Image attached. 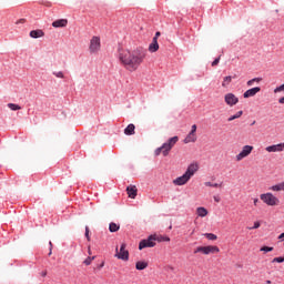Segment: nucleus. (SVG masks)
<instances>
[{
    "label": "nucleus",
    "mask_w": 284,
    "mask_h": 284,
    "mask_svg": "<svg viewBox=\"0 0 284 284\" xmlns=\"http://www.w3.org/2000/svg\"><path fill=\"white\" fill-rule=\"evenodd\" d=\"M40 274L43 278H45V276H48V271H42Z\"/></svg>",
    "instance_id": "44"
},
{
    "label": "nucleus",
    "mask_w": 284,
    "mask_h": 284,
    "mask_svg": "<svg viewBox=\"0 0 284 284\" xmlns=\"http://www.w3.org/2000/svg\"><path fill=\"white\" fill-rule=\"evenodd\" d=\"M195 141H196V134L191 132L184 139V143H195Z\"/></svg>",
    "instance_id": "20"
},
{
    "label": "nucleus",
    "mask_w": 284,
    "mask_h": 284,
    "mask_svg": "<svg viewBox=\"0 0 284 284\" xmlns=\"http://www.w3.org/2000/svg\"><path fill=\"white\" fill-rule=\"evenodd\" d=\"M263 81V78H253L246 82L247 88H252L254 83H261Z\"/></svg>",
    "instance_id": "23"
},
{
    "label": "nucleus",
    "mask_w": 284,
    "mask_h": 284,
    "mask_svg": "<svg viewBox=\"0 0 284 284\" xmlns=\"http://www.w3.org/2000/svg\"><path fill=\"white\" fill-rule=\"evenodd\" d=\"M53 28H65L68 26V19H59L52 22Z\"/></svg>",
    "instance_id": "14"
},
{
    "label": "nucleus",
    "mask_w": 284,
    "mask_h": 284,
    "mask_svg": "<svg viewBox=\"0 0 284 284\" xmlns=\"http://www.w3.org/2000/svg\"><path fill=\"white\" fill-rule=\"evenodd\" d=\"M119 230H120V226H119L116 223L111 222V223L109 224V232L114 233V232H119Z\"/></svg>",
    "instance_id": "24"
},
{
    "label": "nucleus",
    "mask_w": 284,
    "mask_h": 284,
    "mask_svg": "<svg viewBox=\"0 0 284 284\" xmlns=\"http://www.w3.org/2000/svg\"><path fill=\"white\" fill-rule=\"evenodd\" d=\"M230 83H232V77H231V75L224 77V80H223V82H222V87H223V88H227V85H229Z\"/></svg>",
    "instance_id": "25"
},
{
    "label": "nucleus",
    "mask_w": 284,
    "mask_h": 284,
    "mask_svg": "<svg viewBox=\"0 0 284 284\" xmlns=\"http://www.w3.org/2000/svg\"><path fill=\"white\" fill-rule=\"evenodd\" d=\"M84 236H85L87 241H90V227L89 226H85Z\"/></svg>",
    "instance_id": "35"
},
{
    "label": "nucleus",
    "mask_w": 284,
    "mask_h": 284,
    "mask_svg": "<svg viewBox=\"0 0 284 284\" xmlns=\"http://www.w3.org/2000/svg\"><path fill=\"white\" fill-rule=\"evenodd\" d=\"M253 203H254L255 206H257V205H258V199L255 197V199L253 200Z\"/></svg>",
    "instance_id": "45"
},
{
    "label": "nucleus",
    "mask_w": 284,
    "mask_h": 284,
    "mask_svg": "<svg viewBox=\"0 0 284 284\" xmlns=\"http://www.w3.org/2000/svg\"><path fill=\"white\" fill-rule=\"evenodd\" d=\"M204 185L206 187H221V184L219 183H212V182H205Z\"/></svg>",
    "instance_id": "30"
},
{
    "label": "nucleus",
    "mask_w": 284,
    "mask_h": 284,
    "mask_svg": "<svg viewBox=\"0 0 284 284\" xmlns=\"http://www.w3.org/2000/svg\"><path fill=\"white\" fill-rule=\"evenodd\" d=\"M199 252H201L203 254L204 252V246H197L195 250H194V254H199Z\"/></svg>",
    "instance_id": "36"
},
{
    "label": "nucleus",
    "mask_w": 284,
    "mask_h": 284,
    "mask_svg": "<svg viewBox=\"0 0 284 284\" xmlns=\"http://www.w3.org/2000/svg\"><path fill=\"white\" fill-rule=\"evenodd\" d=\"M266 283H267V284H272V281L267 280Z\"/></svg>",
    "instance_id": "49"
},
{
    "label": "nucleus",
    "mask_w": 284,
    "mask_h": 284,
    "mask_svg": "<svg viewBox=\"0 0 284 284\" xmlns=\"http://www.w3.org/2000/svg\"><path fill=\"white\" fill-rule=\"evenodd\" d=\"M92 261H94V256H92V257H87V258L83 261V263H84V265H92Z\"/></svg>",
    "instance_id": "31"
},
{
    "label": "nucleus",
    "mask_w": 284,
    "mask_h": 284,
    "mask_svg": "<svg viewBox=\"0 0 284 284\" xmlns=\"http://www.w3.org/2000/svg\"><path fill=\"white\" fill-rule=\"evenodd\" d=\"M24 21H26L24 19H21L17 23H23Z\"/></svg>",
    "instance_id": "47"
},
{
    "label": "nucleus",
    "mask_w": 284,
    "mask_h": 284,
    "mask_svg": "<svg viewBox=\"0 0 284 284\" xmlns=\"http://www.w3.org/2000/svg\"><path fill=\"white\" fill-rule=\"evenodd\" d=\"M8 108L11 109L13 112H17V110H21V106L16 103H9Z\"/></svg>",
    "instance_id": "27"
},
{
    "label": "nucleus",
    "mask_w": 284,
    "mask_h": 284,
    "mask_svg": "<svg viewBox=\"0 0 284 284\" xmlns=\"http://www.w3.org/2000/svg\"><path fill=\"white\" fill-rule=\"evenodd\" d=\"M272 263H284V257L283 256L275 257L272 260Z\"/></svg>",
    "instance_id": "33"
},
{
    "label": "nucleus",
    "mask_w": 284,
    "mask_h": 284,
    "mask_svg": "<svg viewBox=\"0 0 284 284\" xmlns=\"http://www.w3.org/2000/svg\"><path fill=\"white\" fill-rule=\"evenodd\" d=\"M265 150H266V152H283L284 151V142L266 146Z\"/></svg>",
    "instance_id": "11"
},
{
    "label": "nucleus",
    "mask_w": 284,
    "mask_h": 284,
    "mask_svg": "<svg viewBox=\"0 0 284 284\" xmlns=\"http://www.w3.org/2000/svg\"><path fill=\"white\" fill-rule=\"evenodd\" d=\"M221 62V57L216 58L213 62H212V67H216L219 65V63Z\"/></svg>",
    "instance_id": "38"
},
{
    "label": "nucleus",
    "mask_w": 284,
    "mask_h": 284,
    "mask_svg": "<svg viewBox=\"0 0 284 284\" xmlns=\"http://www.w3.org/2000/svg\"><path fill=\"white\" fill-rule=\"evenodd\" d=\"M148 57V50L142 47H138L133 50H119L118 59L124 65L125 70L130 72H136L143 61Z\"/></svg>",
    "instance_id": "1"
},
{
    "label": "nucleus",
    "mask_w": 284,
    "mask_h": 284,
    "mask_svg": "<svg viewBox=\"0 0 284 284\" xmlns=\"http://www.w3.org/2000/svg\"><path fill=\"white\" fill-rule=\"evenodd\" d=\"M270 190L272 192H284V182L272 185Z\"/></svg>",
    "instance_id": "17"
},
{
    "label": "nucleus",
    "mask_w": 284,
    "mask_h": 284,
    "mask_svg": "<svg viewBox=\"0 0 284 284\" xmlns=\"http://www.w3.org/2000/svg\"><path fill=\"white\" fill-rule=\"evenodd\" d=\"M258 92H261V87H255V88L246 90L243 93V97H244V99H250L252 97H256L258 94Z\"/></svg>",
    "instance_id": "10"
},
{
    "label": "nucleus",
    "mask_w": 284,
    "mask_h": 284,
    "mask_svg": "<svg viewBox=\"0 0 284 284\" xmlns=\"http://www.w3.org/2000/svg\"><path fill=\"white\" fill-rule=\"evenodd\" d=\"M252 150H254V146L244 145L242 151L236 155V161H243V159L250 156L252 154Z\"/></svg>",
    "instance_id": "6"
},
{
    "label": "nucleus",
    "mask_w": 284,
    "mask_h": 284,
    "mask_svg": "<svg viewBox=\"0 0 284 284\" xmlns=\"http://www.w3.org/2000/svg\"><path fill=\"white\" fill-rule=\"evenodd\" d=\"M53 75L57 77V79H63L65 75L62 73V71H55L53 72Z\"/></svg>",
    "instance_id": "32"
},
{
    "label": "nucleus",
    "mask_w": 284,
    "mask_h": 284,
    "mask_svg": "<svg viewBox=\"0 0 284 284\" xmlns=\"http://www.w3.org/2000/svg\"><path fill=\"white\" fill-rule=\"evenodd\" d=\"M278 239L280 241H284V233L280 234Z\"/></svg>",
    "instance_id": "46"
},
{
    "label": "nucleus",
    "mask_w": 284,
    "mask_h": 284,
    "mask_svg": "<svg viewBox=\"0 0 284 284\" xmlns=\"http://www.w3.org/2000/svg\"><path fill=\"white\" fill-rule=\"evenodd\" d=\"M224 101L226 105H230V108L236 105L239 103V98L234 95V93H226L224 95Z\"/></svg>",
    "instance_id": "8"
},
{
    "label": "nucleus",
    "mask_w": 284,
    "mask_h": 284,
    "mask_svg": "<svg viewBox=\"0 0 284 284\" xmlns=\"http://www.w3.org/2000/svg\"><path fill=\"white\" fill-rule=\"evenodd\" d=\"M192 134H196V124H193L191 126V131H190Z\"/></svg>",
    "instance_id": "39"
},
{
    "label": "nucleus",
    "mask_w": 284,
    "mask_h": 284,
    "mask_svg": "<svg viewBox=\"0 0 284 284\" xmlns=\"http://www.w3.org/2000/svg\"><path fill=\"white\" fill-rule=\"evenodd\" d=\"M197 216H201L202 219L207 216V209L200 206L196 210Z\"/></svg>",
    "instance_id": "21"
},
{
    "label": "nucleus",
    "mask_w": 284,
    "mask_h": 284,
    "mask_svg": "<svg viewBox=\"0 0 284 284\" xmlns=\"http://www.w3.org/2000/svg\"><path fill=\"white\" fill-rule=\"evenodd\" d=\"M164 241H168V242H169V241H170V237H164Z\"/></svg>",
    "instance_id": "48"
},
{
    "label": "nucleus",
    "mask_w": 284,
    "mask_h": 284,
    "mask_svg": "<svg viewBox=\"0 0 284 284\" xmlns=\"http://www.w3.org/2000/svg\"><path fill=\"white\" fill-rule=\"evenodd\" d=\"M241 116H243V111H239L236 112L234 115H231L227 121H234L236 119H241Z\"/></svg>",
    "instance_id": "26"
},
{
    "label": "nucleus",
    "mask_w": 284,
    "mask_h": 284,
    "mask_svg": "<svg viewBox=\"0 0 284 284\" xmlns=\"http://www.w3.org/2000/svg\"><path fill=\"white\" fill-rule=\"evenodd\" d=\"M190 179L191 178L184 173L182 176H179L175 180H173V184L174 185H185V183H187L190 181Z\"/></svg>",
    "instance_id": "12"
},
{
    "label": "nucleus",
    "mask_w": 284,
    "mask_h": 284,
    "mask_svg": "<svg viewBox=\"0 0 284 284\" xmlns=\"http://www.w3.org/2000/svg\"><path fill=\"white\" fill-rule=\"evenodd\" d=\"M195 172H199V163L193 162L187 166L184 174L192 179Z\"/></svg>",
    "instance_id": "9"
},
{
    "label": "nucleus",
    "mask_w": 284,
    "mask_h": 284,
    "mask_svg": "<svg viewBox=\"0 0 284 284\" xmlns=\"http://www.w3.org/2000/svg\"><path fill=\"white\" fill-rule=\"evenodd\" d=\"M204 236H205L209 241H216V234H214V233H205Z\"/></svg>",
    "instance_id": "29"
},
{
    "label": "nucleus",
    "mask_w": 284,
    "mask_h": 284,
    "mask_svg": "<svg viewBox=\"0 0 284 284\" xmlns=\"http://www.w3.org/2000/svg\"><path fill=\"white\" fill-rule=\"evenodd\" d=\"M260 252H264L265 254H267V252H274V247H272V246H262L260 248Z\"/></svg>",
    "instance_id": "28"
},
{
    "label": "nucleus",
    "mask_w": 284,
    "mask_h": 284,
    "mask_svg": "<svg viewBox=\"0 0 284 284\" xmlns=\"http://www.w3.org/2000/svg\"><path fill=\"white\" fill-rule=\"evenodd\" d=\"M261 227V222H254V225L250 230H258Z\"/></svg>",
    "instance_id": "37"
},
{
    "label": "nucleus",
    "mask_w": 284,
    "mask_h": 284,
    "mask_svg": "<svg viewBox=\"0 0 284 284\" xmlns=\"http://www.w3.org/2000/svg\"><path fill=\"white\" fill-rule=\"evenodd\" d=\"M260 199L263 201V203H265V205H270L271 207H274V205H278V203H281L278 197L270 192L261 194Z\"/></svg>",
    "instance_id": "2"
},
{
    "label": "nucleus",
    "mask_w": 284,
    "mask_h": 284,
    "mask_svg": "<svg viewBox=\"0 0 284 284\" xmlns=\"http://www.w3.org/2000/svg\"><path fill=\"white\" fill-rule=\"evenodd\" d=\"M156 237L154 235H150L146 240L140 241L139 250H145V247H154L156 245Z\"/></svg>",
    "instance_id": "5"
},
{
    "label": "nucleus",
    "mask_w": 284,
    "mask_h": 284,
    "mask_svg": "<svg viewBox=\"0 0 284 284\" xmlns=\"http://www.w3.org/2000/svg\"><path fill=\"white\" fill-rule=\"evenodd\" d=\"M29 36L31 39H41V37H45V33L41 29L30 31Z\"/></svg>",
    "instance_id": "13"
},
{
    "label": "nucleus",
    "mask_w": 284,
    "mask_h": 284,
    "mask_svg": "<svg viewBox=\"0 0 284 284\" xmlns=\"http://www.w3.org/2000/svg\"><path fill=\"white\" fill-rule=\"evenodd\" d=\"M159 37H161V33L159 31H156L155 36L153 37V39H155V41H159Z\"/></svg>",
    "instance_id": "42"
},
{
    "label": "nucleus",
    "mask_w": 284,
    "mask_h": 284,
    "mask_svg": "<svg viewBox=\"0 0 284 284\" xmlns=\"http://www.w3.org/2000/svg\"><path fill=\"white\" fill-rule=\"evenodd\" d=\"M126 192L130 199H136V186H128Z\"/></svg>",
    "instance_id": "19"
},
{
    "label": "nucleus",
    "mask_w": 284,
    "mask_h": 284,
    "mask_svg": "<svg viewBox=\"0 0 284 284\" xmlns=\"http://www.w3.org/2000/svg\"><path fill=\"white\" fill-rule=\"evenodd\" d=\"M50 248H49V256H52V242H49Z\"/></svg>",
    "instance_id": "43"
},
{
    "label": "nucleus",
    "mask_w": 284,
    "mask_h": 284,
    "mask_svg": "<svg viewBox=\"0 0 284 284\" xmlns=\"http://www.w3.org/2000/svg\"><path fill=\"white\" fill-rule=\"evenodd\" d=\"M158 50H159V40L153 39L152 43L149 45V52L154 53V52H158Z\"/></svg>",
    "instance_id": "16"
},
{
    "label": "nucleus",
    "mask_w": 284,
    "mask_h": 284,
    "mask_svg": "<svg viewBox=\"0 0 284 284\" xmlns=\"http://www.w3.org/2000/svg\"><path fill=\"white\" fill-rule=\"evenodd\" d=\"M256 123V121H253V123H251V125H254Z\"/></svg>",
    "instance_id": "50"
},
{
    "label": "nucleus",
    "mask_w": 284,
    "mask_h": 284,
    "mask_svg": "<svg viewBox=\"0 0 284 284\" xmlns=\"http://www.w3.org/2000/svg\"><path fill=\"white\" fill-rule=\"evenodd\" d=\"M216 252H220L219 246H204V251L203 254L207 255V254H216Z\"/></svg>",
    "instance_id": "15"
},
{
    "label": "nucleus",
    "mask_w": 284,
    "mask_h": 284,
    "mask_svg": "<svg viewBox=\"0 0 284 284\" xmlns=\"http://www.w3.org/2000/svg\"><path fill=\"white\" fill-rule=\"evenodd\" d=\"M148 267V262L139 261L135 263V270L143 271Z\"/></svg>",
    "instance_id": "22"
},
{
    "label": "nucleus",
    "mask_w": 284,
    "mask_h": 284,
    "mask_svg": "<svg viewBox=\"0 0 284 284\" xmlns=\"http://www.w3.org/2000/svg\"><path fill=\"white\" fill-rule=\"evenodd\" d=\"M274 92H275V94L278 93V92H284V83L282 85H280V87H276L274 89Z\"/></svg>",
    "instance_id": "34"
},
{
    "label": "nucleus",
    "mask_w": 284,
    "mask_h": 284,
    "mask_svg": "<svg viewBox=\"0 0 284 284\" xmlns=\"http://www.w3.org/2000/svg\"><path fill=\"white\" fill-rule=\"evenodd\" d=\"M176 143H179V136L176 135L164 142L161 145L163 156H168V154H170V150H172L173 145H176Z\"/></svg>",
    "instance_id": "3"
},
{
    "label": "nucleus",
    "mask_w": 284,
    "mask_h": 284,
    "mask_svg": "<svg viewBox=\"0 0 284 284\" xmlns=\"http://www.w3.org/2000/svg\"><path fill=\"white\" fill-rule=\"evenodd\" d=\"M134 130H136V126H134V124L131 123L124 129V134L126 136H132V134H134Z\"/></svg>",
    "instance_id": "18"
},
{
    "label": "nucleus",
    "mask_w": 284,
    "mask_h": 284,
    "mask_svg": "<svg viewBox=\"0 0 284 284\" xmlns=\"http://www.w3.org/2000/svg\"><path fill=\"white\" fill-rule=\"evenodd\" d=\"M213 199H214L215 203H221V196L214 195Z\"/></svg>",
    "instance_id": "41"
},
{
    "label": "nucleus",
    "mask_w": 284,
    "mask_h": 284,
    "mask_svg": "<svg viewBox=\"0 0 284 284\" xmlns=\"http://www.w3.org/2000/svg\"><path fill=\"white\" fill-rule=\"evenodd\" d=\"M89 50L91 54H97L101 50V38L94 36L90 41Z\"/></svg>",
    "instance_id": "4"
},
{
    "label": "nucleus",
    "mask_w": 284,
    "mask_h": 284,
    "mask_svg": "<svg viewBox=\"0 0 284 284\" xmlns=\"http://www.w3.org/2000/svg\"><path fill=\"white\" fill-rule=\"evenodd\" d=\"M125 243H122L120 246V252L115 254L116 258L120 261H130V252L125 250Z\"/></svg>",
    "instance_id": "7"
},
{
    "label": "nucleus",
    "mask_w": 284,
    "mask_h": 284,
    "mask_svg": "<svg viewBox=\"0 0 284 284\" xmlns=\"http://www.w3.org/2000/svg\"><path fill=\"white\" fill-rule=\"evenodd\" d=\"M163 152V149L160 146L155 150V156H159Z\"/></svg>",
    "instance_id": "40"
}]
</instances>
